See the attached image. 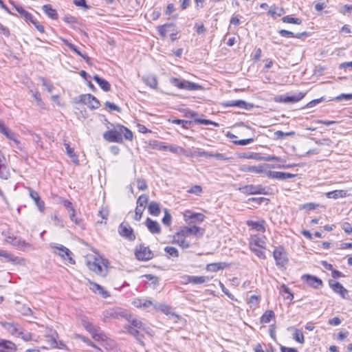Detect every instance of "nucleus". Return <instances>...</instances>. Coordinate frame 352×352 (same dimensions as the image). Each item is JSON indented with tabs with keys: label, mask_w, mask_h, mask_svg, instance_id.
I'll use <instances>...</instances> for the list:
<instances>
[{
	"label": "nucleus",
	"mask_w": 352,
	"mask_h": 352,
	"mask_svg": "<svg viewBox=\"0 0 352 352\" xmlns=\"http://www.w3.org/2000/svg\"><path fill=\"white\" fill-rule=\"evenodd\" d=\"M205 234V228L192 225L181 227L173 235L172 243L182 249H187L191 245V239H200Z\"/></svg>",
	"instance_id": "f257e3e1"
},
{
	"label": "nucleus",
	"mask_w": 352,
	"mask_h": 352,
	"mask_svg": "<svg viewBox=\"0 0 352 352\" xmlns=\"http://www.w3.org/2000/svg\"><path fill=\"white\" fill-rule=\"evenodd\" d=\"M85 264L89 270L102 277L107 275L110 268L109 261L98 253L87 255Z\"/></svg>",
	"instance_id": "f03ea898"
},
{
	"label": "nucleus",
	"mask_w": 352,
	"mask_h": 352,
	"mask_svg": "<svg viewBox=\"0 0 352 352\" xmlns=\"http://www.w3.org/2000/svg\"><path fill=\"white\" fill-rule=\"evenodd\" d=\"M103 138L109 142L122 143L124 140L131 142L133 140V133L126 126L118 124L113 129L105 131Z\"/></svg>",
	"instance_id": "7ed1b4c3"
},
{
	"label": "nucleus",
	"mask_w": 352,
	"mask_h": 352,
	"mask_svg": "<svg viewBox=\"0 0 352 352\" xmlns=\"http://www.w3.org/2000/svg\"><path fill=\"white\" fill-rule=\"evenodd\" d=\"M267 238L265 236L258 234L251 235L248 246L250 250L259 259H266L265 252L267 250Z\"/></svg>",
	"instance_id": "20e7f679"
},
{
	"label": "nucleus",
	"mask_w": 352,
	"mask_h": 352,
	"mask_svg": "<svg viewBox=\"0 0 352 352\" xmlns=\"http://www.w3.org/2000/svg\"><path fill=\"white\" fill-rule=\"evenodd\" d=\"M272 256L278 268L286 269L289 259L288 252L283 245H279L274 248Z\"/></svg>",
	"instance_id": "39448f33"
},
{
	"label": "nucleus",
	"mask_w": 352,
	"mask_h": 352,
	"mask_svg": "<svg viewBox=\"0 0 352 352\" xmlns=\"http://www.w3.org/2000/svg\"><path fill=\"white\" fill-rule=\"evenodd\" d=\"M157 30L163 39L167 38L169 36L170 39L172 42L176 41L178 38L179 30L175 27L173 23H166L163 25H158Z\"/></svg>",
	"instance_id": "423d86ee"
},
{
	"label": "nucleus",
	"mask_w": 352,
	"mask_h": 352,
	"mask_svg": "<svg viewBox=\"0 0 352 352\" xmlns=\"http://www.w3.org/2000/svg\"><path fill=\"white\" fill-rule=\"evenodd\" d=\"M14 8L27 23H31L39 32L44 33V26L31 13L18 4L14 5Z\"/></svg>",
	"instance_id": "0eeeda50"
},
{
	"label": "nucleus",
	"mask_w": 352,
	"mask_h": 352,
	"mask_svg": "<svg viewBox=\"0 0 352 352\" xmlns=\"http://www.w3.org/2000/svg\"><path fill=\"white\" fill-rule=\"evenodd\" d=\"M170 83L179 89H184L188 91H197L203 90V87L197 83L188 81L186 80H182L177 78H172L170 79Z\"/></svg>",
	"instance_id": "6e6552de"
},
{
	"label": "nucleus",
	"mask_w": 352,
	"mask_h": 352,
	"mask_svg": "<svg viewBox=\"0 0 352 352\" xmlns=\"http://www.w3.org/2000/svg\"><path fill=\"white\" fill-rule=\"evenodd\" d=\"M135 258L138 261H147L152 259L154 254L148 246H145L143 244L137 245L134 250Z\"/></svg>",
	"instance_id": "1a4fd4ad"
},
{
	"label": "nucleus",
	"mask_w": 352,
	"mask_h": 352,
	"mask_svg": "<svg viewBox=\"0 0 352 352\" xmlns=\"http://www.w3.org/2000/svg\"><path fill=\"white\" fill-rule=\"evenodd\" d=\"M184 221L188 224L192 223H202L206 219V216L201 212H192L190 210H186L182 212Z\"/></svg>",
	"instance_id": "9d476101"
},
{
	"label": "nucleus",
	"mask_w": 352,
	"mask_h": 352,
	"mask_svg": "<svg viewBox=\"0 0 352 352\" xmlns=\"http://www.w3.org/2000/svg\"><path fill=\"white\" fill-rule=\"evenodd\" d=\"M79 102L90 109H97L100 107V101L92 94H86L79 96Z\"/></svg>",
	"instance_id": "9b49d317"
},
{
	"label": "nucleus",
	"mask_w": 352,
	"mask_h": 352,
	"mask_svg": "<svg viewBox=\"0 0 352 352\" xmlns=\"http://www.w3.org/2000/svg\"><path fill=\"white\" fill-rule=\"evenodd\" d=\"M55 250L54 253L60 256L69 264H75V260L72 258V252L63 245H56L52 247Z\"/></svg>",
	"instance_id": "f8f14e48"
},
{
	"label": "nucleus",
	"mask_w": 352,
	"mask_h": 352,
	"mask_svg": "<svg viewBox=\"0 0 352 352\" xmlns=\"http://www.w3.org/2000/svg\"><path fill=\"white\" fill-rule=\"evenodd\" d=\"M118 233L122 237L129 241H133L135 239V234H134L133 230L128 223L122 222L120 224Z\"/></svg>",
	"instance_id": "ddd939ff"
},
{
	"label": "nucleus",
	"mask_w": 352,
	"mask_h": 352,
	"mask_svg": "<svg viewBox=\"0 0 352 352\" xmlns=\"http://www.w3.org/2000/svg\"><path fill=\"white\" fill-rule=\"evenodd\" d=\"M302 280L309 287L314 289H319L323 286L322 279L316 276L311 274H303L301 277Z\"/></svg>",
	"instance_id": "4468645a"
},
{
	"label": "nucleus",
	"mask_w": 352,
	"mask_h": 352,
	"mask_svg": "<svg viewBox=\"0 0 352 352\" xmlns=\"http://www.w3.org/2000/svg\"><path fill=\"white\" fill-rule=\"evenodd\" d=\"M2 327L12 336L19 337L22 333L23 328L20 324L15 322H2Z\"/></svg>",
	"instance_id": "2eb2a0df"
},
{
	"label": "nucleus",
	"mask_w": 352,
	"mask_h": 352,
	"mask_svg": "<svg viewBox=\"0 0 352 352\" xmlns=\"http://www.w3.org/2000/svg\"><path fill=\"white\" fill-rule=\"evenodd\" d=\"M329 285L335 293L340 295L342 298H349L348 290L339 282L330 280Z\"/></svg>",
	"instance_id": "dca6fc26"
},
{
	"label": "nucleus",
	"mask_w": 352,
	"mask_h": 352,
	"mask_svg": "<svg viewBox=\"0 0 352 352\" xmlns=\"http://www.w3.org/2000/svg\"><path fill=\"white\" fill-rule=\"evenodd\" d=\"M246 224L251 230L264 233L266 231V223L263 219H258L257 221L248 220Z\"/></svg>",
	"instance_id": "f3484780"
},
{
	"label": "nucleus",
	"mask_w": 352,
	"mask_h": 352,
	"mask_svg": "<svg viewBox=\"0 0 352 352\" xmlns=\"http://www.w3.org/2000/svg\"><path fill=\"white\" fill-rule=\"evenodd\" d=\"M305 95L306 93L298 92V94L292 96H280L277 99H276V101L283 103H295L304 98Z\"/></svg>",
	"instance_id": "a211bd4d"
},
{
	"label": "nucleus",
	"mask_w": 352,
	"mask_h": 352,
	"mask_svg": "<svg viewBox=\"0 0 352 352\" xmlns=\"http://www.w3.org/2000/svg\"><path fill=\"white\" fill-rule=\"evenodd\" d=\"M0 133L3 134L8 139L12 140L16 146H19L21 144V142L15 137L14 133L6 126L1 119Z\"/></svg>",
	"instance_id": "6ab92c4d"
},
{
	"label": "nucleus",
	"mask_w": 352,
	"mask_h": 352,
	"mask_svg": "<svg viewBox=\"0 0 352 352\" xmlns=\"http://www.w3.org/2000/svg\"><path fill=\"white\" fill-rule=\"evenodd\" d=\"M126 331H129L130 329L132 330H139L145 331L146 333H149L148 331V328L145 326V324L140 320L136 318H133L129 321V324L125 327Z\"/></svg>",
	"instance_id": "aec40b11"
},
{
	"label": "nucleus",
	"mask_w": 352,
	"mask_h": 352,
	"mask_svg": "<svg viewBox=\"0 0 352 352\" xmlns=\"http://www.w3.org/2000/svg\"><path fill=\"white\" fill-rule=\"evenodd\" d=\"M230 263L226 262L211 263L206 265V270L209 272H217L230 267Z\"/></svg>",
	"instance_id": "412c9836"
},
{
	"label": "nucleus",
	"mask_w": 352,
	"mask_h": 352,
	"mask_svg": "<svg viewBox=\"0 0 352 352\" xmlns=\"http://www.w3.org/2000/svg\"><path fill=\"white\" fill-rule=\"evenodd\" d=\"M155 309L160 311L162 313L168 316L175 318L176 320H179L181 319V316L179 314H176L175 312H174L173 308L170 305L162 304L158 307H155Z\"/></svg>",
	"instance_id": "4be33fe9"
},
{
	"label": "nucleus",
	"mask_w": 352,
	"mask_h": 352,
	"mask_svg": "<svg viewBox=\"0 0 352 352\" xmlns=\"http://www.w3.org/2000/svg\"><path fill=\"white\" fill-rule=\"evenodd\" d=\"M242 190L247 195L265 194V188L261 186L252 184L246 185L242 188Z\"/></svg>",
	"instance_id": "5701e85b"
},
{
	"label": "nucleus",
	"mask_w": 352,
	"mask_h": 352,
	"mask_svg": "<svg viewBox=\"0 0 352 352\" xmlns=\"http://www.w3.org/2000/svg\"><path fill=\"white\" fill-rule=\"evenodd\" d=\"M28 190L30 197L34 201L38 210L41 212H43L45 210V202L41 200L38 193L30 188H28Z\"/></svg>",
	"instance_id": "b1692460"
},
{
	"label": "nucleus",
	"mask_w": 352,
	"mask_h": 352,
	"mask_svg": "<svg viewBox=\"0 0 352 352\" xmlns=\"http://www.w3.org/2000/svg\"><path fill=\"white\" fill-rule=\"evenodd\" d=\"M60 39L72 51H73L74 52L77 54L78 56L82 57L88 64H91V59L86 54L81 53L80 51L78 50V48L74 44L69 42L67 39H65L64 38H60Z\"/></svg>",
	"instance_id": "393cba45"
},
{
	"label": "nucleus",
	"mask_w": 352,
	"mask_h": 352,
	"mask_svg": "<svg viewBox=\"0 0 352 352\" xmlns=\"http://www.w3.org/2000/svg\"><path fill=\"white\" fill-rule=\"evenodd\" d=\"M145 225L150 232L152 234H160L161 232V227L159 223L156 221L147 217L145 220Z\"/></svg>",
	"instance_id": "a878e982"
},
{
	"label": "nucleus",
	"mask_w": 352,
	"mask_h": 352,
	"mask_svg": "<svg viewBox=\"0 0 352 352\" xmlns=\"http://www.w3.org/2000/svg\"><path fill=\"white\" fill-rule=\"evenodd\" d=\"M268 177L272 179H276L278 180H285L289 178H293L296 177L295 174H292L289 173H284L279 171H270L267 174Z\"/></svg>",
	"instance_id": "bb28decb"
},
{
	"label": "nucleus",
	"mask_w": 352,
	"mask_h": 352,
	"mask_svg": "<svg viewBox=\"0 0 352 352\" xmlns=\"http://www.w3.org/2000/svg\"><path fill=\"white\" fill-rule=\"evenodd\" d=\"M239 170L242 172L252 173L255 174H261L264 173L265 167L264 165L259 164L258 166H247L243 165L239 168Z\"/></svg>",
	"instance_id": "cd10ccee"
},
{
	"label": "nucleus",
	"mask_w": 352,
	"mask_h": 352,
	"mask_svg": "<svg viewBox=\"0 0 352 352\" xmlns=\"http://www.w3.org/2000/svg\"><path fill=\"white\" fill-rule=\"evenodd\" d=\"M193 156H197V157H214L217 160H228L229 158L226 157L223 155L222 153H212L209 152H206L204 151H197L192 153Z\"/></svg>",
	"instance_id": "c85d7f7f"
},
{
	"label": "nucleus",
	"mask_w": 352,
	"mask_h": 352,
	"mask_svg": "<svg viewBox=\"0 0 352 352\" xmlns=\"http://www.w3.org/2000/svg\"><path fill=\"white\" fill-rule=\"evenodd\" d=\"M208 276H187L186 284L201 285L209 280Z\"/></svg>",
	"instance_id": "c756f323"
},
{
	"label": "nucleus",
	"mask_w": 352,
	"mask_h": 352,
	"mask_svg": "<svg viewBox=\"0 0 352 352\" xmlns=\"http://www.w3.org/2000/svg\"><path fill=\"white\" fill-rule=\"evenodd\" d=\"M168 151L175 154H183L186 157H193L192 152L187 151L183 147L175 144L168 145Z\"/></svg>",
	"instance_id": "7c9ffc66"
},
{
	"label": "nucleus",
	"mask_w": 352,
	"mask_h": 352,
	"mask_svg": "<svg viewBox=\"0 0 352 352\" xmlns=\"http://www.w3.org/2000/svg\"><path fill=\"white\" fill-rule=\"evenodd\" d=\"M90 334L92 338L98 342H106L109 340V338L98 327H96Z\"/></svg>",
	"instance_id": "2f4dec72"
},
{
	"label": "nucleus",
	"mask_w": 352,
	"mask_h": 352,
	"mask_svg": "<svg viewBox=\"0 0 352 352\" xmlns=\"http://www.w3.org/2000/svg\"><path fill=\"white\" fill-rule=\"evenodd\" d=\"M148 145L149 148L152 149H157L163 151H168V145L164 142H160L155 140H150L148 142Z\"/></svg>",
	"instance_id": "473e14b6"
},
{
	"label": "nucleus",
	"mask_w": 352,
	"mask_h": 352,
	"mask_svg": "<svg viewBox=\"0 0 352 352\" xmlns=\"http://www.w3.org/2000/svg\"><path fill=\"white\" fill-rule=\"evenodd\" d=\"M276 318V315L274 312L271 310L268 309L266 310L263 315L260 318V322L261 324H267L270 322L272 320H274Z\"/></svg>",
	"instance_id": "72a5a7b5"
},
{
	"label": "nucleus",
	"mask_w": 352,
	"mask_h": 352,
	"mask_svg": "<svg viewBox=\"0 0 352 352\" xmlns=\"http://www.w3.org/2000/svg\"><path fill=\"white\" fill-rule=\"evenodd\" d=\"M43 12L53 20H57L58 19V14L55 9L52 8L50 4L43 5L42 7Z\"/></svg>",
	"instance_id": "f704fd0d"
},
{
	"label": "nucleus",
	"mask_w": 352,
	"mask_h": 352,
	"mask_svg": "<svg viewBox=\"0 0 352 352\" xmlns=\"http://www.w3.org/2000/svg\"><path fill=\"white\" fill-rule=\"evenodd\" d=\"M93 78L104 91L107 92L110 91L111 84L107 80L100 78L98 75L94 76Z\"/></svg>",
	"instance_id": "c9c22d12"
},
{
	"label": "nucleus",
	"mask_w": 352,
	"mask_h": 352,
	"mask_svg": "<svg viewBox=\"0 0 352 352\" xmlns=\"http://www.w3.org/2000/svg\"><path fill=\"white\" fill-rule=\"evenodd\" d=\"M289 329L293 330L292 338L296 342L300 344H303L305 343V340L302 330L294 327H290Z\"/></svg>",
	"instance_id": "e433bc0d"
},
{
	"label": "nucleus",
	"mask_w": 352,
	"mask_h": 352,
	"mask_svg": "<svg viewBox=\"0 0 352 352\" xmlns=\"http://www.w3.org/2000/svg\"><path fill=\"white\" fill-rule=\"evenodd\" d=\"M280 294L286 300L292 301L294 299V294L285 284H282L280 287Z\"/></svg>",
	"instance_id": "4c0bfd02"
},
{
	"label": "nucleus",
	"mask_w": 352,
	"mask_h": 352,
	"mask_svg": "<svg viewBox=\"0 0 352 352\" xmlns=\"http://www.w3.org/2000/svg\"><path fill=\"white\" fill-rule=\"evenodd\" d=\"M148 210L150 214L157 217L161 212V207L159 203L151 201L148 206Z\"/></svg>",
	"instance_id": "58836bf2"
},
{
	"label": "nucleus",
	"mask_w": 352,
	"mask_h": 352,
	"mask_svg": "<svg viewBox=\"0 0 352 352\" xmlns=\"http://www.w3.org/2000/svg\"><path fill=\"white\" fill-rule=\"evenodd\" d=\"M0 347L15 352L17 351V346L14 342L9 340L0 339Z\"/></svg>",
	"instance_id": "ea45409f"
},
{
	"label": "nucleus",
	"mask_w": 352,
	"mask_h": 352,
	"mask_svg": "<svg viewBox=\"0 0 352 352\" xmlns=\"http://www.w3.org/2000/svg\"><path fill=\"white\" fill-rule=\"evenodd\" d=\"M346 192L344 190H335L326 193V197L329 199H338L346 197Z\"/></svg>",
	"instance_id": "a19ab883"
},
{
	"label": "nucleus",
	"mask_w": 352,
	"mask_h": 352,
	"mask_svg": "<svg viewBox=\"0 0 352 352\" xmlns=\"http://www.w3.org/2000/svg\"><path fill=\"white\" fill-rule=\"evenodd\" d=\"M278 33L282 36L285 37H291V38H300L302 36H306L308 35L307 32H304L302 33H299L297 34H294V32L286 30H280L278 31Z\"/></svg>",
	"instance_id": "79ce46f5"
},
{
	"label": "nucleus",
	"mask_w": 352,
	"mask_h": 352,
	"mask_svg": "<svg viewBox=\"0 0 352 352\" xmlns=\"http://www.w3.org/2000/svg\"><path fill=\"white\" fill-rule=\"evenodd\" d=\"M128 333L133 336L140 344L143 346L144 345V336L142 333H140V331L130 329V331H128Z\"/></svg>",
	"instance_id": "37998d69"
},
{
	"label": "nucleus",
	"mask_w": 352,
	"mask_h": 352,
	"mask_svg": "<svg viewBox=\"0 0 352 352\" xmlns=\"http://www.w3.org/2000/svg\"><path fill=\"white\" fill-rule=\"evenodd\" d=\"M285 13V10L283 8H278L276 6H272L269 10L268 14L272 16H280Z\"/></svg>",
	"instance_id": "c03bdc74"
},
{
	"label": "nucleus",
	"mask_w": 352,
	"mask_h": 352,
	"mask_svg": "<svg viewBox=\"0 0 352 352\" xmlns=\"http://www.w3.org/2000/svg\"><path fill=\"white\" fill-rule=\"evenodd\" d=\"M144 81L151 88L156 89L157 87V78L153 76H147L145 78H144Z\"/></svg>",
	"instance_id": "a18cd8bd"
},
{
	"label": "nucleus",
	"mask_w": 352,
	"mask_h": 352,
	"mask_svg": "<svg viewBox=\"0 0 352 352\" xmlns=\"http://www.w3.org/2000/svg\"><path fill=\"white\" fill-rule=\"evenodd\" d=\"M282 21L285 23H292L296 25H300L302 23V19L298 17H293L287 15L282 18Z\"/></svg>",
	"instance_id": "49530a36"
},
{
	"label": "nucleus",
	"mask_w": 352,
	"mask_h": 352,
	"mask_svg": "<svg viewBox=\"0 0 352 352\" xmlns=\"http://www.w3.org/2000/svg\"><path fill=\"white\" fill-rule=\"evenodd\" d=\"M134 305L138 308L148 307L153 305V302L150 300L136 299L133 302Z\"/></svg>",
	"instance_id": "de8ad7c7"
},
{
	"label": "nucleus",
	"mask_w": 352,
	"mask_h": 352,
	"mask_svg": "<svg viewBox=\"0 0 352 352\" xmlns=\"http://www.w3.org/2000/svg\"><path fill=\"white\" fill-rule=\"evenodd\" d=\"M148 197L147 195H140L137 199L136 207L145 209L146 205L148 203Z\"/></svg>",
	"instance_id": "09e8293b"
},
{
	"label": "nucleus",
	"mask_w": 352,
	"mask_h": 352,
	"mask_svg": "<svg viewBox=\"0 0 352 352\" xmlns=\"http://www.w3.org/2000/svg\"><path fill=\"white\" fill-rule=\"evenodd\" d=\"M164 252L170 256L177 258L179 256L178 250L173 246H166L164 248Z\"/></svg>",
	"instance_id": "8fccbe9b"
},
{
	"label": "nucleus",
	"mask_w": 352,
	"mask_h": 352,
	"mask_svg": "<svg viewBox=\"0 0 352 352\" xmlns=\"http://www.w3.org/2000/svg\"><path fill=\"white\" fill-rule=\"evenodd\" d=\"M246 105V102L243 100H230L227 101L224 103L225 107H245Z\"/></svg>",
	"instance_id": "3c124183"
},
{
	"label": "nucleus",
	"mask_w": 352,
	"mask_h": 352,
	"mask_svg": "<svg viewBox=\"0 0 352 352\" xmlns=\"http://www.w3.org/2000/svg\"><path fill=\"white\" fill-rule=\"evenodd\" d=\"M109 214V209L107 207H102L98 211V215L101 218V221H100L101 223H106V221L107 220Z\"/></svg>",
	"instance_id": "603ef678"
},
{
	"label": "nucleus",
	"mask_w": 352,
	"mask_h": 352,
	"mask_svg": "<svg viewBox=\"0 0 352 352\" xmlns=\"http://www.w3.org/2000/svg\"><path fill=\"white\" fill-rule=\"evenodd\" d=\"M164 215L162 219V223L166 226H170L172 223V217L171 214L169 213L168 209L165 208L164 210Z\"/></svg>",
	"instance_id": "864d4df0"
},
{
	"label": "nucleus",
	"mask_w": 352,
	"mask_h": 352,
	"mask_svg": "<svg viewBox=\"0 0 352 352\" xmlns=\"http://www.w3.org/2000/svg\"><path fill=\"white\" fill-rule=\"evenodd\" d=\"M64 145H65V147L66 149V153H67V155L70 158H72L74 161H77L78 160L77 155H76V153L74 152V148H72L68 143H65Z\"/></svg>",
	"instance_id": "5fc2aeb1"
},
{
	"label": "nucleus",
	"mask_w": 352,
	"mask_h": 352,
	"mask_svg": "<svg viewBox=\"0 0 352 352\" xmlns=\"http://www.w3.org/2000/svg\"><path fill=\"white\" fill-rule=\"evenodd\" d=\"M187 192L190 194H195L196 195H200L202 192H203V190H202V188L201 186L199 185H194L192 186H191L188 190Z\"/></svg>",
	"instance_id": "6e6d98bb"
},
{
	"label": "nucleus",
	"mask_w": 352,
	"mask_h": 352,
	"mask_svg": "<svg viewBox=\"0 0 352 352\" xmlns=\"http://www.w3.org/2000/svg\"><path fill=\"white\" fill-rule=\"evenodd\" d=\"M294 135V131L284 133L282 131H276L274 133V137L277 140H282L285 137L292 136V135Z\"/></svg>",
	"instance_id": "4d7b16f0"
},
{
	"label": "nucleus",
	"mask_w": 352,
	"mask_h": 352,
	"mask_svg": "<svg viewBox=\"0 0 352 352\" xmlns=\"http://www.w3.org/2000/svg\"><path fill=\"white\" fill-rule=\"evenodd\" d=\"M104 107L108 109L109 111H117L120 112L121 108L118 107V105L115 104L114 103H112L111 102L107 101L104 104Z\"/></svg>",
	"instance_id": "13d9d810"
},
{
	"label": "nucleus",
	"mask_w": 352,
	"mask_h": 352,
	"mask_svg": "<svg viewBox=\"0 0 352 352\" xmlns=\"http://www.w3.org/2000/svg\"><path fill=\"white\" fill-rule=\"evenodd\" d=\"M349 335V331H339L336 334V339L338 342H342V341H344V340H346L347 339Z\"/></svg>",
	"instance_id": "bf43d9fd"
},
{
	"label": "nucleus",
	"mask_w": 352,
	"mask_h": 352,
	"mask_svg": "<svg viewBox=\"0 0 352 352\" xmlns=\"http://www.w3.org/2000/svg\"><path fill=\"white\" fill-rule=\"evenodd\" d=\"M261 300V296L258 295H252L247 300V303L250 305H258Z\"/></svg>",
	"instance_id": "052dcab7"
},
{
	"label": "nucleus",
	"mask_w": 352,
	"mask_h": 352,
	"mask_svg": "<svg viewBox=\"0 0 352 352\" xmlns=\"http://www.w3.org/2000/svg\"><path fill=\"white\" fill-rule=\"evenodd\" d=\"M0 256L6 258L9 261H15V257L8 251L0 249Z\"/></svg>",
	"instance_id": "680f3d73"
},
{
	"label": "nucleus",
	"mask_w": 352,
	"mask_h": 352,
	"mask_svg": "<svg viewBox=\"0 0 352 352\" xmlns=\"http://www.w3.org/2000/svg\"><path fill=\"white\" fill-rule=\"evenodd\" d=\"M144 210L145 209L142 208L135 207L133 219L137 221H140L142 217V214H143Z\"/></svg>",
	"instance_id": "e2e57ef3"
},
{
	"label": "nucleus",
	"mask_w": 352,
	"mask_h": 352,
	"mask_svg": "<svg viewBox=\"0 0 352 352\" xmlns=\"http://www.w3.org/2000/svg\"><path fill=\"white\" fill-rule=\"evenodd\" d=\"M195 28L198 34H204L206 32V28L202 22L196 23Z\"/></svg>",
	"instance_id": "0e129e2a"
},
{
	"label": "nucleus",
	"mask_w": 352,
	"mask_h": 352,
	"mask_svg": "<svg viewBox=\"0 0 352 352\" xmlns=\"http://www.w3.org/2000/svg\"><path fill=\"white\" fill-rule=\"evenodd\" d=\"M319 206L315 203H307L300 206V210H314Z\"/></svg>",
	"instance_id": "69168bd1"
},
{
	"label": "nucleus",
	"mask_w": 352,
	"mask_h": 352,
	"mask_svg": "<svg viewBox=\"0 0 352 352\" xmlns=\"http://www.w3.org/2000/svg\"><path fill=\"white\" fill-rule=\"evenodd\" d=\"M82 324L84 328L90 333L92 331L95 329L96 327H94L89 321L87 320H82Z\"/></svg>",
	"instance_id": "338daca9"
},
{
	"label": "nucleus",
	"mask_w": 352,
	"mask_h": 352,
	"mask_svg": "<svg viewBox=\"0 0 352 352\" xmlns=\"http://www.w3.org/2000/svg\"><path fill=\"white\" fill-rule=\"evenodd\" d=\"M137 187L140 190H145L148 188V185L145 179H138L137 180Z\"/></svg>",
	"instance_id": "774afa93"
}]
</instances>
